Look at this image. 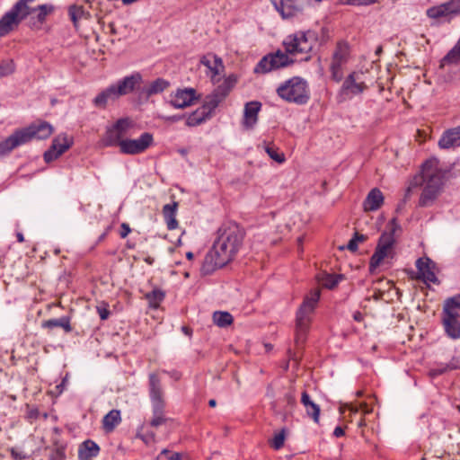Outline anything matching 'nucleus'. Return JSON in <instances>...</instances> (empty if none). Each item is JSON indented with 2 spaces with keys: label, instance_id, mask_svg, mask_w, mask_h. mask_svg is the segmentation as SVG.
Masks as SVG:
<instances>
[{
  "label": "nucleus",
  "instance_id": "nucleus-1",
  "mask_svg": "<svg viewBox=\"0 0 460 460\" xmlns=\"http://www.w3.org/2000/svg\"><path fill=\"white\" fill-rule=\"evenodd\" d=\"M444 174L438 168L436 158L427 160L421 166L420 172L413 176L405 192V199L418 188H422L419 199V206L425 208L431 206L437 199L443 186Z\"/></svg>",
  "mask_w": 460,
  "mask_h": 460
},
{
  "label": "nucleus",
  "instance_id": "nucleus-2",
  "mask_svg": "<svg viewBox=\"0 0 460 460\" xmlns=\"http://www.w3.org/2000/svg\"><path fill=\"white\" fill-rule=\"evenodd\" d=\"M245 231L235 222L224 223L217 230L213 247L223 260L232 261L243 245Z\"/></svg>",
  "mask_w": 460,
  "mask_h": 460
},
{
  "label": "nucleus",
  "instance_id": "nucleus-3",
  "mask_svg": "<svg viewBox=\"0 0 460 460\" xmlns=\"http://www.w3.org/2000/svg\"><path fill=\"white\" fill-rule=\"evenodd\" d=\"M52 132V126L46 121L33 123L27 128L16 130L6 139L0 142V154H8L17 146L26 144L33 138L46 139Z\"/></svg>",
  "mask_w": 460,
  "mask_h": 460
},
{
  "label": "nucleus",
  "instance_id": "nucleus-4",
  "mask_svg": "<svg viewBox=\"0 0 460 460\" xmlns=\"http://www.w3.org/2000/svg\"><path fill=\"white\" fill-rule=\"evenodd\" d=\"M320 290L315 289L310 293L300 305L296 319V338L295 341L297 347L303 345L306 340V334L311 323V314H313L319 299Z\"/></svg>",
  "mask_w": 460,
  "mask_h": 460
},
{
  "label": "nucleus",
  "instance_id": "nucleus-5",
  "mask_svg": "<svg viewBox=\"0 0 460 460\" xmlns=\"http://www.w3.org/2000/svg\"><path fill=\"white\" fill-rule=\"evenodd\" d=\"M387 227L388 231L384 232L380 235L376 251L370 258L369 271L371 273L375 271L385 258L394 257V233L399 228L396 218H393Z\"/></svg>",
  "mask_w": 460,
  "mask_h": 460
},
{
  "label": "nucleus",
  "instance_id": "nucleus-6",
  "mask_svg": "<svg viewBox=\"0 0 460 460\" xmlns=\"http://www.w3.org/2000/svg\"><path fill=\"white\" fill-rule=\"evenodd\" d=\"M277 93L284 101L298 105L305 104L310 99L307 82L298 76L292 77L281 84L277 88Z\"/></svg>",
  "mask_w": 460,
  "mask_h": 460
},
{
  "label": "nucleus",
  "instance_id": "nucleus-7",
  "mask_svg": "<svg viewBox=\"0 0 460 460\" xmlns=\"http://www.w3.org/2000/svg\"><path fill=\"white\" fill-rule=\"evenodd\" d=\"M163 389L161 380L156 374L149 375V395L152 402L153 418L150 420V426L157 428L167 421L164 415V401L163 398Z\"/></svg>",
  "mask_w": 460,
  "mask_h": 460
},
{
  "label": "nucleus",
  "instance_id": "nucleus-8",
  "mask_svg": "<svg viewBox=\"0 0 460 460\" xmlns=\"http://www.w3.org/2000/svg\"><path fill=\"white\" fill-rule=\"evenodd\" d=\"M31 14V7L17 2L0 19V37H4L14 31L20 23Z\"/></svg>",
  "mask_w": 460,
  "mask_h": 460
},
{
  "label": "nucleus",
  "instance_id": "nucleus-9",
  "mask_svg": "<svg viewBox=\"0 0 460 460\" xmlns=\"http://www.w3.org/2000/svg\"><path fill=\"white\" fill-rule=\"evenodd\" d=\"M315 39V33L312 31H297L288 35L284 40L283 45L289 54H307L312 50Z\"/></svg>",
  "mask_w": 460,
  "mask_h": 460
},
{
  "label": "nucleus",
  "instance_id": "nucleus-10",
  "mask_svg": "<svg viewBox=\"0 0 460 460\" xmlns=\"http://www.w3.org/2000/svg\"><path fill=\"white\" fill-rule=\"evenodd\" d=\"M132 127V121L128 118L119 119L112 126L106 128L102 137V144L104 146H119L126 140L125 136Z\"/></svg>",
  "mask_w": 460,
  "mask_h": 460
},
{
  "label": "nucleus",
  "instance_id": "nucleus-11",
  "mask_svg": "<svg viewBox=\"0 0 460 460\" xmlns=\"http://www.w3.org/2000/svg\"><path fill=\"white\" fill-rule=\"evenodd\" d=\"M291 63H293V61L289 59L286 53L278 50L275 53H270L264 56L256 65L253 71L255 74H267L273 70L288 66Z\"/></svg>",
  "mask_w": 460,
  "mask_h": 460
},
{
  "label": "nucleus",
  "instance_id": "nucleus-12",
  "mask_svg": "<svg viewBox=\"0 0 460 460\" xmlns=\"http://www.w3.org/2000/svg\"><path fill=\"white\" fill-rule=\"evenodd\" d=\"M349 55V48L346 42H338L335 50L332 54V63L330 70L332 73V78L340 82L343 78L342 66L348 62Z\"/></svg>",
  "mask_w": 460,
  "mask_h": 460
},
{
  "label": "nucleus",
  "instance_id": "nucleus-13",
  "mask_svg": "<svg viewBox=\"0 0 460 460\" xmlns=\"http://www.w3.org/2000/svg\"><path fill=\"white\" fill-rule=\"evenodd\" d=\"M154 145V137L149 132H144L137 139L126 138L121 143L119 152L124 155H135L144 153Z\"/></svg>",
  "mask_w": 460,
  "mask_h": 460
},
{
  "label": "nucleus",
  "instance_id": "nucleus-14",
  "mask_svg": "<svg viewBox=\"0 0 460 460\" xmlns=\"http://www.w3.org/2000/svg\"><path fill=\"white\" fill-rule=\"evenodd\" d=\"M282 19L298 17L304 11L303 0H270Z\"/></svg>",
  "mask_w": 460,
  "mask_h": 460
},
{
  "label": "nucleus",
  "instance_id": "nucleus-15",
  "mask_svg": "<svg viewBox=\"0 0 460 460\" xmlns=\"http://www.w3.org/2000/svg\"><path fill=\"white\" fill-rule=\"evenodd\" d=\"M460 13V0H450L427 10V15L432 19L447 18Z\"/></svg>",
  "mask_w": 460,
  "mask_h": 460
},
{
  "label": "nucleus",
  "instance_id": "nucleus-16",
  "mask_svg": "<svg viewBox=\"0 0 460 460\" xmlns=\"http://www.w3.org/2000/svg\"><path fill=\"white\" fill-rule=\"evenodd\" d=\"M142 75L138 72H135L130 75L125 76L121 80H119L117 84H113L119 97L127 95L134 91L139 92L140 84L142 83Z\"/></svg>",
  "mask_w": 460,
  "mask_h": 460
},
{
  "label": "nucleus",
  "instance_id": "nucleus-17",
  "mask_svg": "<svg viewBox=\"0 0 460 460\" xmlns=\"http://www.w3.org/2000/svg\"><path fill=\"white\" fill-rule=\"evenodd\" d=\"M363 72H352L344 80L341 92L345 94L357 95L363 93L367 89V85L363 80Z\"/></svg>",
  "mask_w": 460,
  "mask_h": 460
},
{
  "label": "nucleus",
  "instance_id": "nucleus-18",
  "mask_svg": "<svg viewBox=\"0 0 460 460\" xmlns=\"http://www.w3.org/2000/svg\"><path fill=\"white\" fill-rule=\"evenodd\" d=\"M229 263L228 261L223 260L220 253L212 246L206 254L200 271L202 275H210L216 270L222 268Z\"/></svg>",
  "mask_w": 460,
  "mask_h": 460
},
{
  "label": "nucleus",
  "instance_id": "nucleus-19",
  "mask_svg": "<svg viewBox=\"0 0 460 460\" xmlns=\"http://www.w3.org/2000/svg\"><path fill=\"white\" fill-rule=\"evenodd\" d=\"M197 99L195 89H178L173 95H171L170 104L176 109H184L192 105Z\"/></svg>",
  "mask_w": 460,
  "mask_h": 460
},
{
  "label": "nucleus",
  "instance_id": "nucleus-20",
  "mask_svg": "<svg viewBox=\"0 0 460 460\" xmlns=\"http://www.w3.org/2000/svg\"><path fill=\"white\" fill-rule=\"evenodd\" d=\"M434 262L428 257L420 258L416 261L417 279L425 283H438V278L434 272Z\"/></svg>",
  "mask_w": 460,
  "mask_h": 460
},
{
  "label": "nucleus",
  "instance_id": "nucleus-21",
  "mask_svg": "<svg viewBox=\"0 0 460 460\" xmlns=\"http://www.w3.org/2000/svg\"><path fill=\"white\" fill-rule=\"evenodd\" d=\"M170 86V83L164 78H156L139 89L138 95L143 99H149L151 96L159 94Z\"/></svg>",
  "mask_w": 460,
  "mask_h": 460
},
{
  "label": "nucleus",
  "instance_id": "nucleus-22",
  "mask_svg": "<svg viewBox=\"0 0 460 460\" xmlns=\"http://www.w3.org/2000/svg\"><path fill=\"white\" fill-rule=\"evenodd\" d=\"M438 146L442 149L460 146V127L445 131L438 141Z\"/></svg>",
  "mask_w": 460,
  "mask_h": 460
},
{
  "label": "nucleus",
  "instance_id": "nucleus-23",
  "mask_svg": "<svg viewBox=\"0 0 460 460\" xmlns=\"http://www.w3.org/2000/svg\"><path fill=\"white\" fill-rule=\"evenodd\" d=\"M261 103L260 102H250L244 106L243 124L247 128H252L258 119V113L261 110Z\"/></svg>",
  "mask_w": 460,
  "mask_h": 460
},
{
  "label": "nucleus",
  "instance_id": "nucleus-24",
  "mask_svg": "<svg viewBox=\"0 0 460 460\" xmlns=\"http://www.w3.org/2000/svg\"><path fill=\"white\" fill-rule=\"evenodd\" d=\"M200 63L208 67L212 73L211 79L214 81L216 75H218L221 70L224 69V65L221 58L213 54H207L200 59Z\"/></svg>",
  "mask_w": 460,
  "mask_h": 460
},
{
  "label": "nucleus",
  "instance_id": "nucleus-25",
  "mask_svg": "<svg viewBox=\"0 0 460 460\" xmlns=\"http://www.w3.org/2000/svg\"><path fill=\"white\" fill-rule=\"evenodd\" d=\"M41 328L49 331H51L54 328H61L66 333H69L73 331L71 319L68 316L45 320L41 323Z\"/></svg>",
  "mask_w": 460,
  "mask_h": 460
},
{
  "label": "nucleus",
  "instance_id": "nucleus-26",
  "mask_svg": "<svg viewBox=\"0 0 460 460\" xmlns=\"http://www.w3.org/2000/svg\"><path fill=\"white\" fill-rule=\"evenodd\" d=\"M212 115L213 114L202 104L201 107L198 108L195 111L189 115L186 119V125L188 127L199 126L206 120L209 119Z\"/></svg>",
  "mask_w": 460,
  "mask_h": 460
},
{
  "label": "nucleus",
  "instance_id": "nucleus-27",
  "mask_svg": "<svg viewBox=\"0 0 460 460\" xmlns=\"http://www.w3.org/2000/svg\"><path fill=\"white\" fill-rule=\"evenodd\" d=\"M384 202V196L377 188L372 189L364 201V208L367 211H375L378 209Z\"/></svg>",
  "mask_w": 460,
  "mask_h": 460
},
{
  "label": "nucleus",
  "instance_id": "nucleus-28",
  "mask_svg": "<svg viewBox=\"0 0 460 460\" xmlns=\"http://www.w3.org/2000/svg\"><path fill=\"white\" fill-rule=\"evenodd\" d=\"M119 97L113 84L102 91L93 100V103L97 108L104 109L109 101H115Z\"/></svg>",
  "mask_w": 460,
  "mask_h": 460
},
{
  "label": "nucleus",
  "instance_id": "nucleus-29",
  "mask_svg": "<svg viewBox=\"0 0 460 460\" xmlns=\"http://www.w3.org/2000/svg\"><path fill=\"white\" fill-rule=\"evenodd\" d=\"M178 208V202L173 201L170 204H165L163 207V216L169 230H173L178 227V221L176 219V213Z\"/></svg>",
  "mask_w": 460,
  "mask_h": 460
},
{
  "label": "nucleus",
  "instance_id": "nucleus-30",
  "mask_svg": "<svg viewBox=\"0 0 460 460\" xmlns=\"http://www.w3.org/2000/svg\"><path fill=\"white\" fill-rule=\"evenodd\" d=\"M100 447L93 440L83 442L78 450V457L80 460H90L98 456Z\"/></svg>",
  "mask_w": 460,
  "mask_h": 460
},
{
  "label": "nucleus",
  "instance_id": "nucleus-31",
  "mask_svg": "<svg viewBox=\"0 0 460 460\" xmlns=\"http://www.w3.org/2000/svg\"><path fill=\"white\" fill-rule=\"evenodd\" d=\"M301 403L304 405L307 415L312 418L315 423H318L321 411L320 406L312 401L306 391L302 393Z\"/></svg>",
  "mask_w": 460,
  "mask_h": 460
},
{
  "label": "nucleus",
  "instance_id": "nucleus-32",
  "mask_svg": "<svg viewBox=\"0 0 460 460\" xmlns=\"http://www.w3.org/2000/svg\"><path fill=\"white\" fill-rule=\"evenodd\" d=\"M443 325L447 335L456 340L460 338V322L458 318L450 317L443 314Z\"/></svg>",
  "mask_w": 460,
  "mask_h": 460
},
{
  "label": "nucleus",
  "instance_id": "nucleus-33",
  "mask_svg": "<svg viewBox=\"0 0 460 460\" xmlns=\"http://www.w3.org/2000/svg\"><path fill=\"white\" fill-rule=\"evenodd\" d=\"M73 143L74 141L72 137H69L66 133H62L53 138L50 146H52L53 149L58 150V155H63L72 146Z\"/></svg>",
  "mask_w": 460,
  "mask_h": 460
},
{
  "label": "nucleus",
  "instance_id": "nucleus-34",
  "mask_svg": "<svg viewBox=\"0 0 460 460\" xmlns=\"http://www.w3.org/2000/svg\"><path fill=\"white\" fill-rule=\"evenodd\" d=\"M236 82L237 77L234 75H231L226 77L221 83L217 84V87L214 89V92L223 99H226L235 86Z\"/></svg>",
  "mask_w": 460,
  "mask_h": 460
},
{
  "label": "nucleus",
  "instance_id": "nucleus-35",
  "mask_svg": "<svg viewBox=\"0 0 460 460\" xmlns=\"http://www.w3.org/2000/svg\"><path fill=\"white\" fill-rule=\"evenodd\" d=\"M68 15L75 26L78 28L79 22L82 20H88L90 13L84 10L82 5L73 4L68 7Z\"/></svg>",
  "mask_w": 460,
  "mask_h": 460
},
{
  "label": "nucleus",
  "instance_id": "nucleus-36",
  "mask_svg": "<svg viewBox=\"0 0 460 460\" xmlns=\"http://www.w3.org/2000/svg\"><path fill=\"white\" fill-rule=\"evenodd\" d=\"M443 314L455 318L460 317V295L446 301Z\"/></svg>",
  "mask_w": 460,
  "mask_h": 460
},
{
  "label": "nucleus",
  "instance_id": "nucleus-37",
  "mask_svg": "<svg viewBox=\"0 0 460 460\" xmlns=\"http://www.w3.org/2000/svg\"><path fill=\"white\" fill-rule=\"evenodd\" d=\"M120 420V411L119 410H111L103 418V428L106 431H111Z\"/></svg>",
  "mask_w": 460,
  "mask_h": 460
},
{
  "label": "nucleus",
  "instance_id": "nucleus-38",
  "mask_svg": "<svg viewBox=\"0 0 460 460\" xmlns=\"http://www.w3.org/2000/svg\"><path fill=\"white\" fill-rule=\"evenodd\" d=\"M343 279L344 275L342 274H329L324 272L320 275L319 281L324 288L333 289Z\"/></svg>",
  "mask_w": 460,
  "mask_h": 460
},
{
  "label": "nucleus",
  "instance_id": "nucleus-39",
  "mask_svg": "<svg viewBox=\"0 0 460 460\" xmlns=\"http://www.w3.org/2000/svg\"><path fill=\"white\" fill-rule=\"evenodd\" d=\"M165 294L159 288H155L151 292L145 295V298L148 301L149 306L158 308L160 303L164 299Z\"/></svg>",
  "mask_w": 460,
  "mask_h": 460
},
{
  "label": "nucleus",
  "instance_id": "nucleus-40",
  "mask_svg": "<svg viewBox=\"0 0 460 460\" xmlns=\"http://www.w3.org/2000/svg\"><path fill=\"white\" fill-rule=\"evenodd\" d=\"M213 321L217 326L224 328L232 324L234 318L228 312L217 311L213 314Z\"/></svg>",
  "mask_w": 460,
  "mask_h": 460
},
{
  "label": "nucleus",
  "instance_id": "nucleus-41",
  "mask_svg": "<svg viewBox=\"0 0 460 460\" xmlns=\"http://www.w3.org/2000/svg\"><path fill=\"white\" fill-rule=\"evenodd\" d=\"M224 101L225 99L213 91L210 94L205 97L203 105L213 114L214 111Z\"/></svg>",
  "mask_w": 460,
  "mask_h": 460
},
{
  "label": "nucleus",
  "instance_id": "nucleus-42",
  "mask_svg": "<svg viewBox=\"0 0 460 460\" xmlns=\"http://www.w3.org/2000/svg\"><path fill=\"white\" fill-rule=\"evenodd\" d=\"M54 10V7L50 4H40L37 8H31V13L38 11L37 20L42 23L45 22L46 17Z\"/></svg>",
  "mask_w": 460,
  "mask_h": 460
},
{
  "label": "nucleus",
  "instance_id": "nucleus-43",
  "mask_svg": "<svg viewBox=\"0 0 460 460\" xmlns=\"http://www.w3.org/2000/svg\"><path fill=\"white\" fill-rule=\"evenodd\" d=\"M65 449V445L56 442L49 455V460H64L66 457Z\"/></svg>",
  "mask_w": 460,
  "mask_h": 460
},
{
  "label": "nucleus",
  "instance_id": "nucleus-44",
  "mask_svg": "<svg viewBox=\"0 0 460 460\" xmlns=\"http://www.w3.org/2000/svg\"><path fill=\"white\" fill-rule=\"evenodd\" d=\"M460 60V38L456 45L444 57L443 61L455 63Z\"/></svg>",
  "mask_w": 460,
  "mask_h": 460
},
{
  "label": "nucleus",
  "instance_id": "nucleus-45",
  "mask_svg": "<svg viewBox=\"0 0 460 460\" xmlns=\"http://www.w3.org/2000/svg\"><path fill=\"white\" fill-rule=\"evenodd\" d=\"M157 460H183V455L168 449H163L158 455Z\"/></svg>",
  "mask_w": 460,
  "mask_h": 460
},
{
  "label": "nucleus",
  "instance_id": "nucleus-46",
  "mask_svg": "<svg viewBox=\"0 0 460 460\" xmlns=\"http://www.w3.org/2000/svg\"><path fill=\"white\" fill-rule=\"evenodd\" d=\"M286 437V429H282L279 433L275 434L272 440L270 442L271 447L276 450L280 449L284 446Z\"/></svg>",
  "mask_w": 460,
  "mask_h": 460
},
{
  "label": "nucleus",
  "instance_id": "nucleus-47",
  "mask_svg": "<svg viewBox=\"0 0 460 460\" xmlns=\"http://www.w3.org/2000/svg\"><path fill=\"white\" fill-rule=\"evenodd\" d=\"M265 151L272 160H274L279 164H281L285 161L284 154L279 153L274 146H266Z\"/></svg>",
  "mask_w": 460,
  "mask_h": 460
},
{
  "label": "nucleus",
  "instance_id": "nucleus-48",
  "mask_svg": "<svg viewBox=\"0 0 460 460\" xmlns=\"http://www.w3.org/2000/svg\"><path fill=\"white\" fill-rule=\"evenodd\" d=\"M14 71V65L12 61H5L0 64V78L11 75Z\"/></svg>",
  "mask_w": 460,
  "mask_h": 460
},
{
  "label": "nucleus",
  "instance_id": "nucleus-49",
  "mask_svg": "<svg viewBox=\"0 0 460 460\" xmlns=\"http://www.w3.org/2000/svg\"><path fill=\"white\" fill-rule=\"evenodd\" d=\"M61 155H58V150L53 149L52 146H50L47 151H45L43 157L44 161L46 163H51L58 159Z\"/></svg>",
  "mask_w": 460,
  "mask_h": 460
},
{
  "label": "nucleus",
  "instance_id": "nucleus-50",
  "mask_svg": "<svg viewBox=\"0 0 460 460\" xmlns=\"http://www.w3.org/2000/svg\"><path fill=\"white\" fill-rule=\"evenodd\" d=\"M96 309L102 320H107L109 318L111 312L107 304L102 303V305H98Z\"/></svg>",
  "mask_w": 460,
  "mask_h": 460
},
{
  "label": "nucleus",
  "instance_id": "nucleus-51",
  "mask_svg": "<svg viewBox=\"0 0 460 460\" xmlns=\"http://www.w3.org/2000/svg\"><path fill=\"white\" fill-rule=\"evenodd\" d=\"M137 438H140L145 444L149 445L155 441V433L148 431L146 434H137Z\"/></svg>",
  "mask_w": 460,
  "mask_h": 460
},
{
  "label": "nucleus",
  "instance_id": "nucleus-52",
  "mask_svg": "<svg viewBox=\"0 0 460 460\" xmlns=\"http://www.w3.org/2000/svg\"><path fill=\"white\" fill-rule=\"evenodd\" d=\"M457 368H460V365H458L457 363L455 362L454 359H452L448 364H447V366L444 368L435 370L434 374L435 375H441V374H443L445 371H447L448 369L449 370H453V369H457Z\"/></svg>",
  "mask_w": 460,
  "mask_h": 460
},
{
  "label": "nucleus",
  "instance_id": "nucleus-53",
  "mask_svg": "<svg viewBox=\"0 0 460 460\" xmlns=\"http://www.w3.org/2000/svg\"><path fill=\"white\" fill-rule=\"evenodd\" d=\"M11 456L16 460H23L28 457V456L23 451L18 450L16 448L11 449Z\"/></svg>",
  "mask_w": 460,
  "mask_h": 460
},
{
  "label": "nucleus",
  "instance_id": "nucleus-54",
  "mask_svg": "<svg viewBox=\"0 0 460 460\" xmlns=\"http://www.w3.org/2000/svg\"><path fill=\"white\" fill-rule=\"evenodd\" d=\"M377 0H347L349 4L352 5H368L376 3Z\"/></svg>",
  "mask_w": 460,
  "mask_h": 460
},
{
  "label": "nucleus",
  "instance_id": "nucleus-55",
  "mask_svg": "<svg viewBox=\"0 0 460 460\" xmlns=\"http://www.w3.org/2000/svg\"><path fill=\"white\" fill-rule=\"evenodd\" d=\"M358 242H356L353 237L349 241L346 248L349 250L350 252H356L358 250Z\"/></svg>",
  "mask_w": 460,
  "mask_h": 460
},
{
  "label": "nucleus",
  "instance_id": "nucleus-56",
  "mask_svg": "<svg viewBox=\"0 0 460 460\" xmlns=\"http://www.w3.org/2000/svg\"><path fill=\"white\" fill-rule=\"evenodd\" d=\"M130 231H131V229L128 226V225L123 223L121 225L120 237L126 238L128 236V234L130 233Z\"/></svg>",
  "mask_w": 460,
  "mask_h": 460
},
{
  "label": "nucleus",
  "instance_id": "nucleus-57",
  "mask_svg": "<svg viewBox=\"0 0 460 460\" xmlns=\"http://www.w3.org/2000/svg\"><path fill=\"white\" fill-rule=\"evenodd\" d=\"M353 239L358 242V243H363L364 241L367 240V236L362 234H359L358 232H355L354 234H353Z\"/></svg>",
  "mask_w": 460,
  "mask_h": 460
},
{
  "label": "nucleus",
  "instance_id": "nucleus-58",
  "mask_svg": "<svg viewBox=\"0 0 460 460\" xmlns=\"http://www.w3.org/2000/svg\"><path fill=\"white\" fill-rule=\"evenodd\" d=\"M285 400L290 405H293L296 402L295 396L290 393L285 394Z\"/></svg>",
  "mask_w": 460,
  "mask_h": 460
},
{
  "label": "nucleus",
  "instance_id": "nucleus-59",
  "mask_svg": "<svg viewBox=\"0 0 460 460\" xmlns=\"http://www.w3.org/2000/svg\"><path fill=\"white\" fill-rule=\"evenodd\" d=\"M345 434L344 429L338 426L334 429L333 435L337 438L341 437Z\"/></svg>",
  "mask_w": 460,
  "mask_h": 460
},
{
  "label": "nucleus",
  "instance_id": "nucleus-60",
  "mask_svg": "<svg viewBox=\"0 0 460 460\" xmlns=\"http://www.w3.org/2000/svg\"><path fill=\"white\" fill-rule=\"evenodd\" d=\"M182 118H183V116H180V115H173V116L167 117L165 119H166L167 121L176 122V121L181 120Z\"/></svg>",
  "mask_w": 460,
  "mask_h": 460
},
{
  "label": "nucleus",
  "instance_id": "nucleus-61",
  "mask_svg": "<svg viewBox=\"0 0 460 460\" xmlns=\"http://www.w3.org/2000/svg\"><path fill=\"white\" fill-rule=\"evenodd\" d=\"M353 318L357 322H361L363 321L364 316L360 312L357 311L353 314Z\"/></svg>",
  "mask_w": 460,
  "mask_h": 460
},
{
  "label": "nucleus",
  "instance_id": "nucleus-62",
  "mask_svg": "<svg viewBox=\"0 0 460 460\" xmlns=\"http://www.w3.org/2000/svg\"><path fill=\"white\" fill-rule=\"evenodd\" d=\"M108 28H109V30H110V33H111V34H112V35L117 34V30H116L115 25H114V23H113V22H110V23L108 24Z\"/></svg>",
  "mask_w": 460,
  "mask_h": 460
},
{
  "label": "nucleus",
  "instance_id": "nucleus-63",
  "mask_svg": "<svg viewBox=\"0 0 460 460\" xmlns=\"http://www.w3.org/2000/svg\"><path fill=\"white\" fill-rule=\"evenodd\" d=\"M360 409L364 411V413H369L371 411V409H369L367 405V403H361Z\"/></svg>",
  "mask_w": 460,
  "mask_h": 460
},
{
  "label": "nucleus",
  "instance_id": "nucleus-64",
  "mask_svg": "<svg viewBox=\"0 0 460 460\" xmlns=\"http://www.w3.org/2000/svg\"><path fill=\"white\" fill-rule=\"evenodd\" d=\"M170 375H171V376H172V378H174L175 380H178V379H180V377H181V375H180L177 371H173V372H172Z\"/></svg>",
  "mask_w": 460,
  "mask_h": 460
}]
</instances>
